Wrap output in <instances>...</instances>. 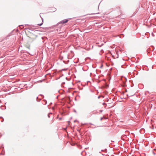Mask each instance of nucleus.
<instances>
[{"label":"nucleus","mask_w":156,"mask_h":156,"mask_svg":"<svg viewBox=\"0 0 156 156\" xmlns=\"http://www.w3.org/2000/svg\"><path fill=\"white\" fill-rule=\"evenodd\" d=\"M69 20V19H66L63 20L61 21L58 22L57 24V25H58L59 24H62L63 25L65 23H67Z\"/></svg>","instance_id":"f257e3e1"},{"label":"nucleus","mask_w":156,"mask_h":156,"mask_svg":"<svg viewBox=\"0 0 156 156\" xmlns=\"http://www.w3.org/2000/svg\"><path fill=\"white\" fill-rule=\"evenodd\" d=\"M41 18L42 20V23H41V24H38L39 26H41L43 24V19L42 17H41Z\"/></svg>","instance_id":"f03ea898"},{"label":"nucleus","mask_w":156,"mask_h":156,"mask_svg":"<svg viewBox=\"0 0 156 156\" xmlns=\"http://www.w3.org/2000/svg\"><path fill=\"white\" fill-rule=\"evenodd\" d=\"M56 9L55 8H53L52 10V12H54L56 11Z\"/></svg>","instance_id":"7ed1b4c3"},{"label":"nucleus","mask_w":156,"mask_h":156,"mask_svg":"<svg viewBox=\"0 0 156 156\" xmlns=\"http://www.w3.org/2000/svg\"><path fill=\"white\" fill-rule=\"evenodd\" d=\"M50 114H51L52 115V113H49L48 114V118H50Z\"/></svg>","instance_id":"20e7f679"},{"label":"nucleus","mask_w":156,"mask_h":156,"mask_svg":"<svg viewBox=\"0 0 156 156\" xmlns=\"http://www.w3.org/2000/svg\"><path fill=\"white\" fill-rule=\"evenodd\" d=\"M38 97H37L36 98V100L37 101H40L41 100V99H39V100H38Z\"/></svg>","instance_id":"39448f33"},{"label":"nucleus","mask_w":156,"mask_h":156,"mask_svg":"<svg viewBox=\"0 0 156 156\" xmlns=\"http://www.w3.org/2000/svg\"><path fill=\"white\" fill-rule=\"evenodd\" d=\"M44 101H45V104H44V105H45L47 104V101L45 100H44Z\"/></svg>","instance_id":"423d86ee"},{"label":"nucleus","mask_w":156,"mask_h":156,"mask_svg":"<svg viewBox=\"0 0 156 156\" xmlns=\"http://www.w3.org/2000/svg\"><path fill=\"white\" fill-rule=\"evenodd\" d=\"M103 119V117H101L100 119V120L101 121Z\"/></svg>","instance_id":"0eeeda50"},{"label":"nucleus","mask_w":156,"mask_h":156,"mask_svg":"<svg viewBox=\"0 0 156 156\" xmlns=\"http://www.w3.org/2000/svg\"><path fill=\"white\" fill-rule=\"evenodd\" d=\"M62 119V118H61V117L59 118V120H61Z\"/></svg>","instance_id":"6e6552de"},{"label":"nucleus","mask_w":156,"mask_h":156,"mask_svg":"<svg viewBox=\"0 0 156 156\" xmlns=\"http://www.w3.org/2000/svg\"><path fill=\"white\" fill-rule=\"evenodd\" d=\"M100 98V96H99L98 97V98L99 99Z\"/></svg>","instance_id":"1a4fd4ad"},{"label":"nucleus","mask_w":156,"mask_h":156,"mask_svg":"<svg viewBox=\"0 0 156 156\" xmlns=\"http://www.w3.org/2000/svg\"><path fill=\"white\" fill-rule=\"evenodd\" d=\"M40 95H41V96H42L43 97V98H44V96L43 95H41V94H40Z\"/></svg>","instance_id":"9d476101"},{"label":"nucleus","mask_w":156,"mask_h":156,"mask_svg":"<svg viewBox=\"0 0 156 156\" xmlns=\"http://www.w3.org/2000/svg\"><path fill=\"white\" fill-rule=\"evenodd\" d=\"M102 111H103L102 110H100V112H102Z\"/></svg>","instance_id":"9b49d317"},{"label":"nucleus","mask_w":156,"mask_h":156,"mask_svg":"<svg viewBox=\"0 0 156 156\" xmlns=\"http://www.w3.org/2000/svg\"><path fill=\"white\" fill-rule=\"evenodd\" d=\"M3 120H4L3 119V120H2V122L3 121Z\"/></svg>","instance_id":"f8f14e48"},{"label":"nucleus","mask_w":156,"mask_h":156,"mask_svg":"<svg viewBox=\"0 0 156 156\" xmlns=\"http://www.w3.org/2000/svg\"><path fill=\"white\" fill-rule=\"evenodd\" d=\"M101 151H103V150H101Z\"/></svg>","instance_id":"ddd939ff"},{"label":"nucleus","mask_w":156,"mask_h":156,"mask_svg":"<svg viewBox=\"0 0 156 156\" xmlns=\"http://www.w3.org/2000/svg\"><path fill=\"white\" fill-rule=\"evenodd\" d=\"M76 122V120H75V121H74V122Z\"/></svg>","instance_id":"4468645a"},{"label":"nucleus","mask_w":156,"mask_h":156,"mask_svg":"<svg viewBox=\"0 0 156 156\" xmlns=\"http://www.w3.org/2000/svg\"><path fill=\"white\" fill-rule=\"evenodd\" d=\"M74 112H76V111H74Z\"/></svg>","instance_id":"2eb2a0df"}]
</instances>
